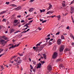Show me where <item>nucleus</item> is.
Here are the masks:
<instances>
[{"label": "nucleus", "instance_id": "obj_1", "mask_svg": "<svg viewBox=\"0 0 74 74\" xmlns=\"http://www.w3.org/2000/svg\"><path fill=\"white\" fill-rule=\"evenodd\" d=\"M14 61L16 62V64H17L16 66H17V68L18 69L19 67L18 65H19L21 64L23 61V60L21 59L20 57H18L16 59H14Z\"/></svg>", "mask_w": 74, "mask_h": 74}, {"label": "nucleus", "instance_id": "obj_2", "mask_svg": "<svg viewBox=\"0 0 74 74\" xmlns=\"http://www.w3.org/2000/svg\"><path fill=\"white\" fill-rule=\"evenodd\" d=\"M8 42L5 41L4 40L0 39V44L1 45H3V46H4L5 44H7Z\"/></svg>", "mask_w": 74, "mask_h": 74}, {"label": "nucleus", "instance_id": "obj_3", "mask_svg": "<svg viewBox=\"0 0 74 74\" xmlns=\"http://www.w3.org/2000/svg\"><path fill=\"white\" fill-rule=\"evenodd\" d=\"M44 47V46L43 45H42L40 46V49H37L36 50V52H40V51H42V49H43V48Z\"/></svg>", "mask_w": 74, "mask_h": 74}, {"label": "nucleus", "instance_id": "obj_4", "mask_svg": "<svg viewBox=\"0 0 74 74\" xmlns=\"http://www.w3.org/2000/svg\"><path fill=\"white\" fill-rule=\"evenodd\" d=\"M58 56V53L57 52H54L53 55V58L54 59L56 58Z\"/></svg>", "mask_w": 74, "mask_h": 74}, {"label": "nucleus", "instance_id": "obj_5", "mask_svg": "<svg viewBox=\"0 0 74 74\" xmlns=\"http://www.w3.org/2000/svg\"><path fill=\"white\" fill-rule=\"evenodd\" d=\"M64 46H61L60 49V52H62L64 51Z\"/></svg>", "mask_w": 74, "mask_h": 74}, {"label": "nucleus", "instance_id": "obj_6", "mask_svg": "<svg viewBox=\"0 0 74 74\" xmlns=\"http://www.w3.org/2000/svg\"><path fill=\"white\" fill-rule=\"evenodd\" d=\"M19 44H18L17 45H15L14 46H12V47H9V49H12L13 48L17 47L19 45Z\"/></svg>", "mask_w": 74, "mask_h": 74}, {"label": "nucleus", "instance_id": "obj_7", "mask_svg": "<svg viewBox=\"0 0 74 74\" xmlns=\"http://www.w3.org/2000/svg\"><path fill=\"white\" fill-rule=\"evenodd\" d=\"M41 65H42V64H41V62H40L39 63V64H37V68L38 69L39 68H41Z\"/></svg>", "mask_w": 74, "mask_h": 74}, {"label": "nucleus", "instance_id": "obj_8", "mask_svg": "<svg viewBox=\"0 0 74 74\" xmlns=\"http://www.w3.org/2000/svg\"><path fill=\"white\" fill-rule=\"evenodd\" d=\"M49 8H48L47 9V11H48L49 10H50L52 7V5H51L50 3H49Z\"/></svg>", "mask_w": 74, "mask_h": 74}, {"label": "nucleus", "instance_id": "obj_9", "mask_svg": "<svg viewBox=\"0 0 74 74\" xmlns=\"http://www.w3.org/2000/svg\"><path fill=\"white\" fill-rule=\"evenodd\" d=\"M71 13H73V12H74V7H71Z\"/></svg>", "mask_w": 74, "mask_h": 74}, {"label": "nucleus", "instance_id": "obj_10", "mask_svg": "<svg viewBox=\"0 0 74 74\" xmlns=\"http://www.w3.org/2000/svg\"><path fill=\"white\" fill-rule=\"evenodd\" d=\"M47 69L49 71H51L52 70V68L51 65H49Z\"/></svg>", "mask_w": 74, "mask_h": 74}, {"label": "nucleus", "instance_id": "obj_11", "mask_svg": "<svg viewBox=\"0 0 74 74\" xmlns=\"http://www.w3.org/2000/svg\"><path fill=\"white\" fill-rule=\"evenodd\" d=\"M62 5L63 7H65L66 6V5L65 4V1H63L62 3Z\"/></svg>", "mask_w": 74, "mask_h": 74}, {"label": "nucleus", "instance_id": "obj_12", "mask_svg": "<svg viewBox=\"0 0 74 74\" xmlns=\"http://www.w3.org/2000/svg\"><path fill=\"white\" fill-rule=\"evenodd\" d=\"M57 44L58 45L60 44L62 42V40L60 39H58L57 40Z\"/></svg>", "mask_w": 74, "mask_h": 74}, {"label": "nucleus", "instance_id": "obj_13", "mask_svg": "<svg viewBox=\"0 0 74 74\" xmlns=\"http://www.w3.org/2000/svg\"><path fill=\"white\" fill-rule=\"evenodd\" d=\"M14 32V29L12 28V29H10V34H12V33Z\"/></svg>", "mask_w": 74, "mask_h": 74}, {"label": "nucleus", "instance_id": "obj_14", "mask_svg": "<svg viewBox=\"0 0 74 74\" xmlns=\"http://www.w3.org/2000/svg\"><path fill=\"white\" fill-rule=\"evenodd\" d=\"M15 10H19L21 9V7L19 6H18V7L17 8H15Z\"/></svg>", "mask_w": 74, "mask_h": 74}, {"label": "nucleus", "instance_id": "obj_15", "mask_svg": "<svg viewBox=\"0 0 74 74\" xmlns=\"http://www.w3.org/2000/svg\"><path fill=\"white\" fill-rule=\"evenodd\" d=\"M39 47H38V46H36V47H33V49L34 50H36V51L37 52V50L38 49V48Z\"/></svg>", "mask_w": 74, "mask_h": 74}, {"label": "nucleus", "instance_id": "obj_16", "mask_svg": "<svg viewBox=\"0 0 74 74\" xmlns=\"http://www.w3.org/2000/svg\"><path fill=\"white\" fill-rule=\"evenodd\" d=\"M56 17H57L58 19V21H60V19H61V16L59 15L58 16H56Z\"/></svg>", "mask_w": 74, "mask_h": 74}, {"label": "nucleus", "instance_id": "obj_17", "mask_svg": "<svg viewBox=\"0 0 74 74\" xmlns=\"http://www.w3.org/2000/svg\"><path fill=\"white\" fill-rule=\"evenodd\" d=\"M53 13V11H48L47 12V14H49L50 13H51V14H52Z\"/></svg>", "mask_w": 74, "mask_h": 74}, {"label": "nucleus", "instance_id": "obj_18", "mask_svg": "<svg viewBox=\"0 0 74 74\" xmlns=\"http://www.w3.org/2000/svg\"><path fill=\"white\" fill-rule=\"evenodd\" d=\"M70 51V49L69 48H66L64 49V52H66L67 51Z\"/></svg>", "mask_w": 74, "mask_h": 74}, {"label": "nucleus", "instance_id": "obj_19", "mask_svg": "<svg viewBox=\"0 0 74 74\" xmlns=\"http://www.w3.org/2000/svg\"><path fill=\"white\" fill-rule=\"evenodd\" d=\"M34 10L33 8H30L29 10V12H32Z\"/></svg>", "mask_w": 74, "mask_h": 74}, {"label": "nucleus", "instance_id": "obj_20", "mask_svg": "<svg viewBox=\"0 0 74 74\" xmlns=\"http://www.w3.org/2000/svg\"><path fill=\"white\" fill-rule=\"evenodd\" d=\"M10 5L11 6H12V7H16L17 6L16 5H15L14 4H12Z\"/></svg>", "mask_w": 74, "mask_h": 74}, {"label": "nucleus", "instance_id": "obj_21", "mask_svg": "<svg viewBox=\"0 0 74 74\" xmlns=\"http://www.w3.org/2000/svg\"><path fill=\"white\" fill-rule=\"evenodd\" d=\"M6 11H3V12H0V14H3L4 13H6Z\"/></svg>", "mask_w": 74, "mask_h": 74}, {"label": "nucleus", "instance_id": "obj_22", "mask_svg": "<svg viewBox=\"0 0 74 74\" xmlns=\"http://www.w3.org/2000/svg\"><path fill=\"white\" fill-rule=\"evenodd\" d=\"M43 57H44V58L45 59H47L46 55L45 54H43Z\"/></svg>", "mask_w": 74, "mask_h": 74}, {"label": "nucleus", "instance_id": "obj_23", "mask_svg": "<svg viewBox=\"0 0 74 74\" xmlns=\"http://www.w3.org/2000/svg\"><path fill=\"white\" fill-rule=\"evenodd\" d=\"M42 43V42H40L38 44H36V46L38 47V46H40V44Z\"/></svg>", "mask_w": 74, "mask_h": 74}, {"label": "nucleus", "instance_id": "obj_24", "mask_svg": "<svg viewBox=\"0 0 74 74\" xmlns=\"http://www.w3.org/2000/svg\"><path fill=\"white\" fill-rule=\"evenodd\" d=\"M57 49V47L56 46H54L53 47V50L54 51H56Z\"/></svg>", "mask_w": 74, "mask_h": 74}, {"label": "nucleus", "instance_id": "obj_25", "mask_svg": "<svg viewBox=\"0 0 74 74\" xmlns=\"http://www.w3.org/2000/svg\"><path fill=\"white\" fill-rule=\"evenodd\" d=\"M61 39H65L64 36L63 35H61Z\"/></svg>", "mask_w": 74, "mask_h": 74}, {"label": "nucleus", "instance_id": "obj_26", "mask_svg": "<svg viewBox=\"0 0 74 74\" xmlns=\"http://www.w3.org/2000/svg\"><path fill=\"white\" fill-rule=\"evenodd\" d=\"M18 55H19L20 57H22L23 55L22 53L21 54L19 53H18Z\"/></svg>", "mask_w": 74, "mask_h": 74}, {"label": "nucleus", "instance_id": "obj_27", "mask_svg": "<svg viewBox=\"0 0 74 74\" xmlns=\"http://www.w3.org/2000/svg\"><path fill=\"white\" fill-rule=\"evenodd\" d=\"M16 56H12V58H11V60H12L13 59L16 58Z\"/></svg>", "mask_w": 74, "mask_h": 74}, {"label": "nucleus", "instance_id": "obj_28", "mask_svg": "<svg viewBox=\"0 0 74 74\" xmlns=\"http://www.w3.org/2000/svg\"><path fill=\"white\" fill-rule=\"evenodd\" d=\"M18 21L17 19H15L14 21V23H16L18 22Z\"/></svg>", "mask_w": 74, "mask_h": 74}, {"label": "nucleus", "instance_id": "obj_29", "mask_svg": "<svg viewBox=\"0 0 74 74\" xmlns=\"http://www.w3.org/2000/svg\"><path fill=\"white\" fill-rule=\"evenodd\" d=\"M63 67H64V66L62 65H60V69H61V68H63Z\"/></svg>", "mask_w": 74, "mask_h": 74}, {"label": "nucleus", "instance_id": "obj_30", "mask_svg": "<svg viewBox=\"0 0 74 74\" xmlns=\"http://www.w3.org/2000/svg\"><path fill=\"white\" fill-rule=\"evenodd\" d=\"M38 29L39 30V31H41L42 30V28H41L40 27H38Z\"/></svg>", "mask_w": 74, "mask_h": 74}, {"label": "nucleus", "instance_id": "obj_31", "mask_svg": "<svg viewBox=\"0 0 74 74\" xmlns=\"http://www.w3.org/2000/svg\"><path fill=\"white\" fill-rule=\"evenodd\" d=\"M4 69V68H3V66H1V71H2L3 69Z\"/></svg>", "mask_w": 74, "mask_h": 74}, {"label": "nucleus", "instance_id": "obj_32", "mask_svg": "<svg viewBox=\"0 0 74 74\" xmlns=\"http://www.w3.org/2000/svg\"><path fill=\"white\" fill-rule=\"evenodd\" d=\"M21 32V31H20L19 30H18V31H16V32H14V34H16L17 33H18V32Z\"/></svg>", "mask_w": 74, "mask_h": 74}, {"label": "nucleus", "instance_id": "obj_33", "mask_svg": "<svg viewBox=\"0 0 74 74\" xmlns=\"http://www.w3.org/2000/svg\"><path fill=\"white\" fill-rule=\"evenodd\" d=\"M30 69L31 70H32L33 69V66H32V65H30Z\"/></svg>", "mask_w": 74, "mask_h": 74}, {"label": "nucleus", "instance_id": "obj_34", "mask_svg": "<svg viewBox=\"0 0 74 74\" xmlns=\"http://www.w3.org/2000/svg\"><path fill=\"white\" fill-rule=\"evenodd\" d=\"M33 20H31L30 21H29V23L30 24L32 23V22H33Z\"/></svg>", "mask_w": 74, "mask_h": 74}, {"label": "nucleus", "instance_id": "obj_35", "mask_svg": "<svg viewBox=\"0 0 74 74\" xmlns=\"http://www.w3.org/2000/svg\"><path fill=\"white\" fill-rule=\"evenodd\" d=\"M72 20L73 21V22L74 24V19H73V18L72 17V16H71Z\"/></svg>", "mask_w": 74, "mask_h": 74}, {"label": "nucleus", "instance_id": "obj_36", "mask_svg": "<svg viewBox=\"0 0 74 74\" xmlns=\"http://www.w3.org/2000/svg\"><path fill=\"white\" fill-rule=\"evenodd\" d=\"M33 63L34 65H36V62H35V61L34 62H33Z\"/></svg>", "mask_w": 74, "mask_h": 74}, {"label": "nucleus", "instance_id": "obj_37", "mask_svg": "<svg viewBox=\"0 0 74 74\" xmlns=\"http://www.w3.org/2000/svg\"><path fill=\"white\" fill-rule=\"evenodd\" d=\"M5 4L7 5H8L10 4L9 2H6L5 3Z\"/></svg>", "mask_w": 74, "mask_h": 74}, {"label": "nucleus", "instance_id": "obj_38", "mask_svg": "<svg viewBox=\"0 0 74 74\" xmlns=\"http://www.w3.org/2000/svg\"><path fill=\"white\" fill-rule=\"evenodd\" d=\"M35 1V0H31L29 1V2L30 3H32L34 1Z\"/></svg>", "mask_w": 74, "mask_h": 74}, {"label": "nucleus", "instance_id": "obj_39", "mask_svg": "<svg viewBox=\"0 0 74 74\" xmlns=\"http://www.w3.org/2000/svg\"><path fill=\"white\" fill-rule=\"evenodd\" d=\"M74 3V0H73L70 3V4H72L73 3Z\"/></svg>", "mask_w": 74, "mask_h": 74}, {"label": "nucleus", "instance_id": "obj_40", "mask_svg": "<svg viewBox=\"0 0 74 74\" xmlns=\"http://www.w3.org/2000/svg\"><path fill=\"white\" fill-rule=\"evenodd\" d=\"M3 51V49H0V52H2Z\"/></svg>", "mask_w": 74, "mask_h": 74}, {"label": "nucleus", "instance_id": "obj_41", "mask_svg": "<svg viewBox=\"0 0 74 74\" xmlns=\"http://www.w3.org/2000/svg\"><path fill=\"white\" fill-rule=\"evenodd\" d=\"M6 19H3L2 20V21L3 22H6Z\"/></svg>", "mask_w": 74, "mask_h": 74}, {"label": "nucleus", "instance_id": "obj_42", "mask_svg": "<svg viewBox=\"0 0 74 74\" xmlns=\"http://www.w3.org/2000/svg\"><path fill=\"white\" fill-rule=\"evenodd\" d=\"M30 30V29H28L26 31H25V32H27Z\"/></svg>", "mask_w": 74, "mask_h": 74}, {"label": "nucleus", "instance_id": "obj_43", "mask_svg": "<svg viewBox=\"0 0 74 74\" xmlns=\"http://www.w3.org/2000/svg\"><path fill=\"white\" fill-rule=\"evenodd\" d=\"M60 33V32H57L56 34V35H59Z\"/></svg>", "mask_w": 74, "mask_h": 74}, {"label": "nucleus", "instance_id": "obj_44", "mask_svg": "<svg viewBox=\"0 0 74 74\" xmlns=\"http://www.w3.org/2000/svg\"><path fill=\"white\" fill-rule=\"evenodd\" d=\"M3 38H4V39L5 40H7V38L5 37V36H3Z\"/></svg>", "mask_w": 74, "mask_h": 74}, {"label": "nucleus", "instance_id": "obj_45", "mask_svg": "<svg viewBox=\"0 0 74 74\" xmlns=\"http://www.w3.org/2000/svg\"><path fill=\"white\" fill-rule=\"evenodd\" d=\"M61 60V59H58L56 60V62H58V61H60Z\"/></svg>", "mask_w": 74, "mask_h": 74}, {"label": "nucleus", "instance_id": "obj_46", "mask_svg": "<svg viewBox=\"0 0 74 74\" xmlns=\"http://www.w3.org/2000/svg\"><path fill=\"white\" fill-rule=\"evenodd\" d=\"M9 46H14V45L12 44H10L9 45Z\"/></svg>", "mask_w": 74, "mask_h": 74}, {"label": "nucleus", "instance_id": "obj_47", "mask_svg": "<svg viewBox=\"0 0 74 74\" xmlns=\"http://www.w3.org/2000/svg\"><path fill=\"white\" fill-rule=\"evenodd\" d=\"M50 38L48 37V38H46V40H50Z\"/></svg>", "mask_w": 74, "mask_h": 74}, {"label": "nucleus", "instance_id": "obj_48", "mask_svg": "<svg viewBox=\"0 0 74 74\" xmlns=\"http://www.w3.org/2000/svg\"><path fill=\"white\" fill-rule=\"evenodd\" d=\"M70 28H69V26H68L67 27H66V29H69Z\"/></svg>", "mask_w": 74, "mask_h": 74}, {"label": "nucleus", "instance_id": "obj_49", "mask_svg": "<svg viewBox=\"0 0 74 74\" xmlns=\"http://www.w3.org/2000/svg\"><path fill=\"white\" fill-rule=\"evenodd\" d=\"M45 62L44 61H42L41 62V64H43Z\"/></svg>", "mask_w": 74, "mask_h": 74}, {"label": "nucleus", "instance_id": "obj_50", "mask_svg": "<svg viewBox=\"0 0 74 74\" xmlns=\"http://www.w3.org/2000/svg\"><path fill=\"white\" fill-rule=\"evenodd\" d=\"M32 19H33V18H28V20H31Z\"/></svg>", "mask_w": 74, "mask_h": 74}, {"label": "nucleus", "instance_id": "obj_51", "mask_svg": "<svg viewBox=\"0 0 74 74\" xmlns=\"http://www.w3.org/2000/svg\"><path fill=\"white\" fill-rule=\"evenodd\" d=\"M47 22V20H45L44 21H42V23H43L44 22Z\"/></svg>", "mask_w": 74, "mask_h": 74}, {"label": "nucleus", "instance_id": "obj_52", "mask_svg": "<svg viewBox=\"0 0 74 74\" xmlns=\"http://www.w3.org/2000/svg\"><path fill=\"white\" fill-rule=\"evenodd\" d=\"M25 31H23V32H22V34H24V33H26V32H25Z\"/></svg>", "mask_w": 74, "mask_h": 74}, {"label": "nucleus", "instance_id": "obj_53", "mask_svg": "<svg viewBox=\"0 0 74 74\" xmlns=\"http://www.w3.org/2000/svg\"><path fill=\"white\" fill-rule=\"evenodd\" d=\"M72 37L74 40V36L73 35H71Z\"/></svg>", "mask_w": 74, "mask_h": 74}, {"label": "nucleus", "instance_id": "obj_54", "mask_svg": "<svg viewBox=\"0 0 74 74\" xmlns=\"http://www.w3.org/2000/svg\"><path fill=\"white\" fill-rule=\"evenodd\" d=\"M52 42H49V45H52Z\"/></svg>", "mask_w": 74, "mask_h": 74}, {"label": "nucleus", "instance_id": "obj_55", "mask_svg": "<svg viewBox=\"0 0 74 74\" xmlns=\"http://www.w3.org/2000/svg\"><path fill=\"white\" fill-rule=\"evenodd\" d=\"M25 21L24 20H21V23H23V22H24Z\"/></svg>", "mask_w": 74, "mask_h": 74}, {"label": "nucleus", "instance_id": "obj_56", "mask_svg": "<svg viewBox=\"0 0 74 74\" xmlns=\"http://www.w3.org/2000/svg\"><path fill=\"white\" fill-rule=\"evenodd\" d=\"M17 18H21V15H19V16L18 15L17 16Z\"/></svg>", "mask_w": 74, "mask_h": 74}, {"label": "nucleus", "instance_id": "obj_57", "mask_svg": "<svg viewBox=\"0 0 74 74\" xmlns=\"http://www.w3.org/2000/svg\"><path fill=\"white\" fill-rule=\"evenodd\" d=\"M8 49H6L5 50V52H7V51H8Z\"/></svg>", "mask_w": 74, "mask_h": 74}, {"label": "nucleus", "instance_id": "obj_58", "mask_svg": "<svg viewBox=\"0 0 74 74\" xmlns=\"http://www.w3.org/2000/svg\"><path fill=\"white\" fill-rule=\"evenodd\" d=\"M50 34H49V35H47V37H50Z\"/></svg>", "mask_w": 74, "mask_h": 74}, {"label": "nucleus", "instance_id": "obj_59", "mask_svg": "<svg viewBox=\"0 0 74 74\" xmlns=\"http://www.w3.org/2000/svg\"><path fill=\"white\" fill-rule=\"evenodd\" d=\"M30 24L28 22V23H27L26 24L27 25H29Z\"/></svg>", "mask_w": 74, "mask_h": 74}, {"label": "nucleus", "instance_id": "obj_60", "mask_svg": "<svg viewBox=\"0 0 74 74\" xmlns=\"http://www.w3.org/2000/svg\"><path fill=\"white\" fill-rule=\"evenodd\" d=\"M71 44L72 45L74 46V43L72 42L71 43Z\"/></svg>", "mask_w": 74, "mask_h": 74}, {"label": "nucleus", "instance_id": "obj_61", "mask_svg": "<svg viewBox=\"0 0 74 74\" xmlns=\"http://www.w3.org/2000/svg\"><path fill=\"white\" fill-rule=\"evenodd\" d=\"M33 71L34 72H35L36 70L35 69H33Z\"/></svg>", "mask_w": 74, "mask_h": 74}, {"label": "nucleus", "instance_id": "obj_62", "mask_svg": "<svg viewBox=\"0 0 74 74\" xmlns=\"http://www.w3.org/2000/svg\"><path fill=\"white\" fill-rule=\"evenodd\" d=\"M53 39H51L49 41V42H50L51 41H53Z\"/></svg>", "mask_w": 74, "mask_h": 74}, {"label": "nucleus", "instance_id": "obj_63", "mask_svg": "<svg viewBox=\"0 0 74 74\" xmlns=\"http://www.w3.org/2000/svg\"><path fill=\"white\" fill-rule=\"evenodd\" d=\"M30 16V15L29 14L27 16H26V18Z\"/></svg>", "mask_w": 74, "mask_h": 74}, {"label": "nucleus", "instance_id": "obj_64", "mask_svg": "<svg viewBox=\"0 0 74 74\" xmlns=\"http://www.w3.org/2000/svg\"><path fill=\"white\" fill-rule=\"evenodd\" d=\"M42 10V12H44L45 11V10Z\"/></svg>", "mask_w": 74, "mask_h": 74}]
</instances>
